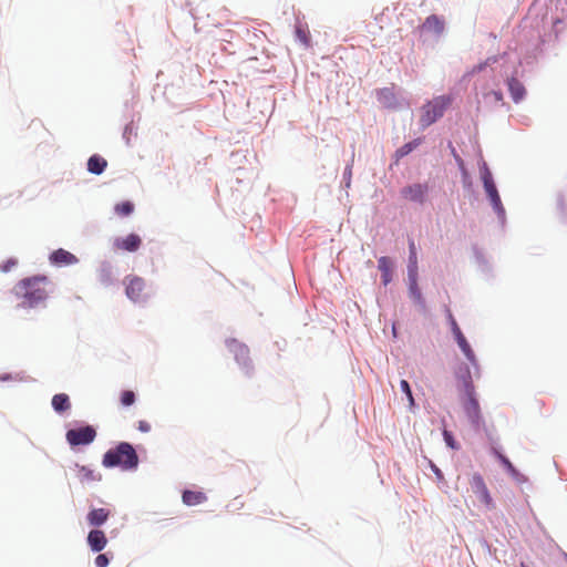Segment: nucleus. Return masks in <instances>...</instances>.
I'll use <instances>...</instances> for the list:
<instances>
[{
    "label": "nucleus",
    "instance_id": "393cba45",
    "mask_svg": "<svg viewBox=\"0 0 567 567\" xmlns=\"http://www.w3.org/2000/svg\"><path fill=\"white\" fill-rule=\"evenodd\" d=\"M409 250H410V256H409V261H410V265H409V270L412 269L414 270L415 272H417V255H416V248H415V244L413 240L410 241L409 244Z\"/></svg>",
    "mask_w": 567,
    "mask_h": 567
},
{
    "label": "nucleus",
    "instance_id": "a211bd4d",
    "mask_svg": "<svg viewBox=\"0 0 567 567\" xmlns=\"http://www.w3.org/2000/svg\"><path fill=\"white\" fill-rule=\"evenodd\" d=\"M75 468L76 476L82 483L96 482L101 480V475L87 466L76 464Z\"/></svg>",
    "mask_w": 567,
    "mask_h": 567
},
{
    "label": "nucleus",
    "instance_id": "f03ea898",
    "mask_svg": "<svg viewBox=\"0 0 567 567\" xmlns=\"http://www.w3.org/2000/svg\"><path fill=\"white\" fill-rule=\"evenodd\" d=\"M45 278H27L18 285L19 292L22 293L24 302L29 307H33L43 301L48 292L45 290Z\"/></svg>",
    "mask_w": 567,
    "mask_h": 567
},
{
    "label": "nucleus",
    "instance_id": "2eb2a0df",
    "mask_svg": "<svg viewBox=\"0 0 567 567\" xmlns=\"http://www.w3.org/2000/svg\"><path fill=\"white\" fill-rule=\"evenodd\" d=\"M409 280H410V284H409L410 296L414 299V301L416 303H419L422 307H424V299H423L421 290H420V288L417 286V272H415L414 270L410 269V271H409Z\"/></svg>",
    "mask_w": 567,
    "mask_h": 567
},
{
    "label": "nucleus",
    "instance_id": "423d86ee",
    "mask_svg": "<svg viewBox=\"0 0 567 567\" xmlns=\"http://www.w3.org/2000/svg\"><path fill=\"white\" fill-rule=\"evenodd\" d=\"M96 437V431L91 425L71 429L66 432L65 439L71 446L87 445Z\"/></svg>",
    "mask_w": 567,
    "mask_h": 567
},
{
    "label": "nucleus",
    "instance_id": "f8f14e48",
    "mask_svg": "<svg viewBox=\"0 0 567 567\" xmlns=\"http://www.w3.org/2000/svg\"><path fill=\"white\" fill-rule=\"evenodd\" d=\"M87 544L93 551H101L107 544V538L103 530L92 529L87 535Z\"/></svg>",
    "mask_w": 567,
    "mask_h": 567
},
{
    "label": "nucleus",
    "instance_id": "6e6552de",
    "mask_svg": "<svg viewBox=\"0 0 567 567\" xmlns=\"http://www.w3.org/2000/svg\"><path fill=\"white\" fill-rule=\"evenodd\" d=\"M125 292L126 296L134 302L143 301L146 297L145 280L137 276H128L125 278Z\"/></svg>",
    "mask_w": 567,
    "mask_h": 567
},
{
    "label": "nucleus",
    "instance_id": "20e7f679",
    "mask_svg": "<svg viewBox=\"0 0 567 567\" xmlns=\"http://www.w3.org/2000/svg\"><path fill=\"white\" fill-rule=\"evenodd\" d=\"M468 484L471 486V491L476 495L480 503L485 506L486 509H494L495 503L494 499L487 488V485L483 478V476L478 473H474L470 480Z\"/></svg>",
    "mask_w": 567,
    "mask_h": 567
},
{
    "label": "nucleus",
    "instance_id": "4468645a",
    "mask_svg": "<svg viewBox=\"0 0 567 567\" xmlns=\"http://www.w3.org/2000/svg\"><path fill=\"white\" fill-rule=\"evenodd\" d=\"M454 339H455L457 346L460 347V349L462 350L463 354L465 355V358L473 365H476L477 360H476L475 353H474L473 349L471 348L468 341L466 340L465 336L463 334V332H458V333L454 334Z\"/></svg>",
    "mask_w": 567,
    "mask_h": 567
},
{
    "label": "nucleus",
    "instance_id": "72a5a7b5",
    "mask_svg": "<svg viewBox=\"0 0 567 567\" xmlns=\"http://www.w3.org/2000/svg\"><path fill=\"white\" fill-rule=\"evenodd\" d=\"M109 563V557L105 554H99L95 558V565L97 567H106Z\"/></svg>",
    "mask_w": 567,
    "mask_h": 567
},
{
    "label": "nucleus",
    "instance_id": "58836bf2",
    "mask_svg": "<svg viewBox=\"0 0 567 567\" xmlns=\"http://www.w3.org/2000/svg\"><path fill=\"white\" fill-rule=\"evenodd\" d=\"M381 94H391L390 90L389 89H383L381 90L380 92Z\"/></svg>",
    "mask_w": 567,
    "mask_h": 567
},
{
    "label": "nucleus",
    "instance_id": "7c9ffc66",
    "mask_svg": "<svg viewBox=\"0 0 567 567\" xmlns=\"http://www.w3.org/2000/svg\"><path fill=\"white\" fill-rule=\"evenodd\" d=\"M497 456L499 458V461L502 462V464L506 467V470L512 474V475H516L517 474V471L516 468L514 467V465L511 463V461L505 457L504 455L497 453Z\"/></svg>",
    "mask_w": 567,
    "mask_h": 567
},
{
    "label": "nucleus",
    "instance_id": "f3484780",
    "mask_svg": "<svg viewBox=\"0 0 567 567\" xmlns=\"http://www.w3.org/2000/svg\"><path fill=\"white\" fill-rule=\"evenodd\" d=\"M421 28L424 31L440 34L444 30V21L440 17L431 14L425 19Z\"/></svg>",
    "mask_w": 567,
    "mask_h": 567
},
{
    "label": "nucleus",
    "instance_id": "a878e982",
    "mask_svg": "<svg viewBox=\"0 0 567 567\" xmlns=\"http://www.w3.org/2000/svg\"><path fill=\"white\" fill-rule=\"evenodd\" d=\"M133 209L134 205L131 202H123L115 206V212L120 216H128Z\"/></svg>",
    "mask_w": 567,
    "mask_h": 567
},
{
    "label": "nucleus",
    "instance_id": "4c0bfd02",
    "mask_svg": "<svg viewBox=\"0 0 567 567\" xmlns=\"http://www.w3.org/2000/svg\"><path fill=\"white\" fill-rule=\"evenodd\" d=\"M492 95L494 96L495 101L501 102L503 100V94L499 91H493Z\"/></svg>",
    "mask_w": 567,
    "mask_h": 567
},
{
    "label": "nucleus",
    "instance_id": "1a4fd4ad",
    "mask_svg": "<svg viewBox=\"0 0 567 567\" xmlns=\"http://www.w3.org/2000/svg\"><path fill=\"white\" fill-rule=\"evenodd\" d=\"M426 194L427 185L420 183L405 186L401 190V195L403 198L420 204H422L425 200Z\"/></svg>",
    "mask_w": 567,
    "mask_h": 567
},
{
    "label": "nucleus",
    "instance_id": "9b49d317",
    "mask_svg": "<svg viewBox=\"0 0 567 567\" xmlns=\"http://www.w3.org/2000/svg\"><path fill=\"white\" fill-rule=\"evenodd\" d=\"M142 244V240L138 235L130 234L124 238H117L114 241V246L116 249L125 250V251H136Z\"/></svg>",
    "mask_w": 567,
    "mask_h": 567
},
{
    "label": "nucleus",
    "instance_id": "5701e85b",
    "mask_svg": "<svg viewBox=\"0 0 567 567\" xmlns=\"http://www.w3.org/2000/svg\"><path fill=\"white\" fill-rule=\"evenodd\" d=\"M52 408L58 413H63L71 408L69 395L65 393H59L52 398Z\"/></svg>",
    "mask_w": 567,
    "mask_h": 567
},
{
    "label": "nucleus",
    "instance_id": "473e14b6",
    "mask_svg": "<svg viewBox=\"0 0 567 567\" xmlns=\"http://www.w3.org/2000/svg\"><path fill=\"white\" fill-rule=\"evenodd\" d=\"M447 318H449V321L451 324V330H452L453 336L458 332H462L450 309H447Z\"/></svg>",
    "mask_w": 567,
    "mask_h": 567
},
{
    "label": "nucleus",
    "instance_id": "0eeeda50",
    "mask_svg": "<svg viewBox=\"0 0 567 567\" xmlns=\"http://www.w3.org/2000/svg\"><path fill=\"white\" fill-rule=\"evenodd\" d=\"M464 392L466 395V400L464 402L465 413L473 423H478L481 419V410L478 401L475 398L474 385L471 380L465 381Z\"/></svg>",
    "mask_w": 567,
    "mask_h": 567
},
{
    "label": "nucleus",
    "instance_id": "c85d7f7f",
    "mask_svg": "<svg viewBox=\"0 0 567 567\" xmlns=\"http://www.w3.org/2000/svg\"><path fill=\"white\" fill-rule=\"evenodd\" d=\"M443 437L446 445L450 446L452 450H457L460 447L456 441L454 440L452 433L449 432L447 430L443 431Z\"/></svg>",
    "mask_w": 567,
    "mask_h": 567
},
{
    "label": "nucleus",
    "instance_id": "39448f33",
    "mask_svg": "<svg viewBox=\"0 0 567 567\" xmlns=\"http://www.w3.org/2000/svg\"><path fill=\"white\" fill-rule=\"evenodd\" d=\"M483 184H484V189L486 192V195L493 206V209L495 210V213L497 214V216L501 219H504L505 218V208L502 204V200H501L498 190L496 188V185L493 181L492 174L488 171H486L483 174Z\"/></svg>",
    "mask_w": 567,
    "mask_h": 567
},
{
    "label": "nucleus",
    "instance_id": "cd10ccee",
    "mask_svg": "<svg viewBox=\"0 0 567 567\" xmlns=\"http://www.w3.org/2000/svg\"><path fill=\"white\" fill-rule=\"evenodd\" d=\"M400 386H401V390L406 394L409 403H410V406H413L414 405V399H413L412 391H411L409 382L406 380H401Z\"/></svg>",
    "mask_w": 567,
    "mask_h": 567
},
{
    "label": "nucleus",
    "instance_id": "dca6fc26",
    "mask_svg": "<svg viewBox=\"0 0 567 567\" xmlns=\"http://www.w3.org/2000/svg\"><path fill=\"white\" fill-rule=\"evenodd\" d=\"M50 260L55 265H72L78 261V258L64 249H58L50 256Z\"/></svg>",
    "mask_w": 567,
    "mask_h": 567
},
{
    "label": "nucleus",
    "instance_id": "2f4dec72",
    "mask_svg": "<svg viewBox=\"0 0 567 567\" xmlns=\"http://www.w3.org/2000/svg\"><path fill=\"white\" fill-rule=\"evenodd\" d=\"M18 265V260L16 258H9L3 264L0 265V270L2 272H8L12 268H14Z\"/></svg>",
    "mask_w": 567,
    "mask_h": 567
},
{
    "label": "nucleus",
    "instance_id": "c756f323",
    "mask_svg": "<svg viewBox=\"0 0 567 567\" xmlns=\"http://www.w3.org/2000/svg\"><path fill=\"white\" fill-rule=\"evenodd\" d=\"M29 130L33 133H41L43 135H48L49 132L44 128L41 122L39 121H32L29 125Z\"/></svg>",
    "mask_w": 567,
    "mask_h": 567
},
{
    "label": "nucleus",
    "instance_id": "f257e3e1",
    "mask_svg": "<svg viewBox=\"0 0 567 567\" xmlns=\"http://www.w3.org/2000/svg\"><path fill=\"white\" fill-rule=\"evenodd\" d=\"M102 464L105 467H121L123 471H132L138 465V455L130 443L121 442L103 455Z\"/></svg>",
    "mask_w": 567,
    "mask_h": 567
},
{
    "label": "nucleus",
    "instance_id": "6ab92c4d",
    "mask_svg": "<svg viewBox=\"0 0 567 567\" xmlns=\"http://www.w3.org/2000/svg\"><path fill=\"white\" fill-rule=\"evenodd\" d=\"M507 85H508V91H509L514 102L517 103L524 99V96L526 94V90H525L524 85L522 84V82H519L516 78H511L507 81Z\"/></svg>",
    "mask_w": 567,
    "mask_h": 567
},
{
    "label": "nucleus",
    "instance_id": "e433bc0d",
    "mask_svg": "<svg viewBox=\"0 0 567 567\" xmlns=\"http://www.w3.org/2000/svg\"><path fill=\"white\" fill-rule=\"evenodd\" d=\"M297 35L305 44H308V38L305 31H302L301 29H297Z\"/></svg>",
    "mask_w": 567,
    "mask_h": 567
},
{
    "label": "nucleus",
    "instance_id": "ddd939ff",
    "mask_svg": "<svg viewBox=\"0 0 567 567\" xmlns=\"http://www.w3.org/2000/svg\"><path fill=\"white\" fill-rule=\"evenodd\" d=\"M110 517V511L106 508H93L87 513L86 519L91 526L99 527Z\"/></svg>",
    "mask_w": 567,
    "mask_h": 567
},
{
    "label": "nucleus",
    "instance_id": "b1692460",
    "mask_svg": "<svg viewBox=\"0 0 567 567\" xmlns=\"http://www.w3.org/2000/svg\"><path fill=\"white\" fill-rule=\"evenodd\" d=\"M422 143V138H415L412 142L405 143L400 148L395 151L396 161L402 157L409 155L413 150H415Z\"/></svg>",
    "mask_w": 567,
    "mask_h": 567
},
{
    "label": "nucleus",
    "instance_id": "9d476101",
    "mask_svg": "<svg viewBox=\"0 0 567 567\" xmlns=\"http://www.w3.org/2000/svg\"><path fill=\"white\" fill-rule=\"evenodd\" d=\"M235 358L236 361L240 364L244 373L247 377H251L254 372V367L249 358V349L247 348V346L241 343H235Z\"/></svg>",
    "mask_w": 567,
    "mask_h": 567
},
{
    "label": "nucleus",
    "instance_id": "aec40b11",
    "mask_svg": "<svg viewBox=\"0 0 567 567\" xmlns=\"http://www.w3.org/2000/svg\"><path fill=\"white\" fill-rule=\"evenodd\" d=\"M182 498L187 506L199 505L207 501L206 494L200 491H185Z\"/></svg>",
    "mask_w": 567,
    "mask_h": 567
},
{
    "label": "nucleus",
    "instance_id": "4be33fe9",
    "mask_svg": "<svg viewBox=\"0 0 567 567\" xmlns=\"http://www.w3.org/2000/svg\"><path fill=\"white\" fill-rule=\"evenodd\" d=\"M106 166L107 162L99 155H93L87 161V171L92 174H102Z\"/></svg>",
    "mask_w": 567,
    "mask_h": 567
},
{
    "label": "nucleus",
    "instance_id": "c9c22d12",
    "mask_svg": "<svg viewBox=\"0 0 567 567\" xmlns=\"http://www.w3.org/2000/svg\"><path fill=\"white\" fill-rule=\"evenodd\" d=\"M138 430L141 432H148L151 431V424L146 421H140L138 422Z\"/></svg>",
    "mask_w": 567,
    "mask_h": 567
},
{
    "label": "nucleus",
    "instance_id": "412c9836",
    "mask_svg": "<svg viewBox=\"0 0 567 567\" xmlns=\"http://www.w3.org/2000/svg\"><path fill=\"white\" fill-rule=\"evenodd\" d=\"M378 268L381 271V279L384 286L392 280V262L389 257H380Z\"/></svg>",
    "mask_w": 567,
    "mask_h": 567
},
{
    "label": "nucleus",
    "instance_id": "f704fd0d",
    "mask_svg": "<svg viewBox=\"0 0 567 567\" xmlns=\"http://www.w3.org/2000/svg\"><path fill=\"white\" fill-rule=\"evenodd\" d=\"M488 62H496V58H489L485 63H481L473 69V72H481L487 65Z\"/></svg>",
    "mask_w": 567,
    "mask_h": 567
},
{
    "label": "nucleus",
    "instance_id": "bb28decb",
    "mask_svg": "<svg viewBox=\"0 0 567 567\" xmlns=\"http://www.w3.org/2000/svg\"><path fill=\"white\" fill-rule=\"evenodd\" d=\"M135 402V393L133 391H124L121 394V403L123 406H131Z\"/></svg>",
    "mask_w": 567,
    "mask_h": 567
},
{
    "label": "nucleus",
    "instance_id": "7ed1b4c3",
    "mask_svg": "<svg viewBox=\"0 0 567 567\" xmlns=\"http://www.w3.org/2000/svg\"><path fill=\"white\" fill-rule=\"evenodd\" d=\"M450 104L451 99L445 95L436 96L432 101L425 103L421 109V127L426 128L441 118Z\"/></svg>",
    "mask_w": 567,
    "mask_h": 567
}]
</instances>
